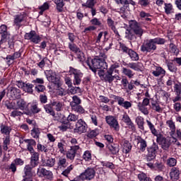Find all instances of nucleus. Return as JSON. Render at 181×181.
<instances>
[{"label":"nucleus","mask_w":181,"mask_h":181,"mask_svg":"<svg viewBox=\"0 0 181 181\" xmlns=\"http://www.w3.org/2000/svg\"><path fill=\"white\" fill-rule=\"evenodd\" d=\"M87 123H86V122L82 119H80L76 123L74 132L79 134H85V132H87Z\"/></svg>","instance_id":"nucleus-6"},{"label":"nucleus","mask_w":181,"mask_h":181,"mask_svg":"<svg viewBox=\"0 0 181 181\" xmlns=\"http://www.w3.org/2000/svg\"><path fill=\"white\" fill-rule=\"evenodd\" d=\"M80 104H81V99H80L77 95H74L72 97V101L70 103V106L73 107V105H80Z\"/></svg>","instance_id":"nucleus-49"},{"label":"nucleus","mask_w":181,"mask_h":181,"mask_svg":"<svg viewBox=\"0 0 181 181\" xmlns=\"http://www.w3.org/2000/svg\"><path fill=\"white\" fill-rule=\"evenodd\" d=\"M27 40H30L33 43L37 45L42 42V37L36 33V31L31 30L30 33H25L24 36Z\"/></svg>","instance_id":"nucleus-8"},{"label":"nucleus","mask_w":181,"mask_h":181,"mask_svg":"<svg viewBox=\"0 0 181 181\" xmlns=\"http://www.w3.org/2000/svg\"><path fill=\"white\" fill-rule=\"evenodd\" d=\"M37 175L38 176H44L45 177H47V179H52L53 178V173L50 170H47L45 168H43L42 167H39L37 169Z\"/></svg>","instance_id":"nucleus-14"},{"label":"nucleus","mask_w":181,"mask_h":181,"mask_svg":"<svg viewBox=\"0 0 181 181\" xmlns=\"http://www.w3.org/2000/svg\"><path fill=\"white\" fill-rule=\"evenodd\" d=\"M31 136L34 138L35 139H39V136L40 135V129L37 128H33L31 130Z\"/></svg>","instance_id":"nucleus-53"},{"label":"nucleus","mask_w":181,"mask_h":181,"mask_svg":"<svg viewBox=\"0 0 181 181\" xmlns=\"http://www.w3.org/2000/svg\"><path fill=\"white\" fill-rule=\"evenodd\" d=\"M107 149L111 152L112 155H117L119 152V146L118 144H109Z\"/></svg>","instance_id":"nucleus-27"},{"label":"nucleus","mask_w":181,"mask_h":181,"mask_svg":"<svg viewBox=\"0 0 181 181\" xmlns=\"http://www.w3.org/2000/svg\"><path fill=\"white\" fill-rule=\"evenodd\" d=\"M151 108L153 111H156V112H158L159 114L163 111V109L160 107L159 103L156 101L151 102Z\"/></svg>","instance_id":"nucleus-32"},{"label":"nucleus","mask_w":181,"mask_h":181,"mask_svg":"<svg viewBox=\"0 0 181 181\" xmlns=\"http://www.w3.org/2000/svg\"><path fill=\"white\" fill-rule=\"evenodd\" d=\"M122 120L127 125L129 129H132V131H135V124H134V122H132V120H131V118L127 114L123 115Z\"/></svg>","instance_id":"nucleus-20"},{"label":"nucleus","mask_w":181,"mask_h":181,"mask_svg":"<svg viewBox=\"0 0 181 181\" xmlns=\"http://www.w3.org/2000/svg\"><path fill=\"white\" fill-rule=\"evenodd\" d=\"M80 150V146H72L71 149L66 152V158L70 160H74L77 151Z\"/></svg>","instance_id":"nucleus-15"},{"label":"nucleus","mask_w":181,"mask_h":181,"mask_svg":"<svg viewBox=\"0 0 181 181\" xmlns=\"http://www.w3.org/2000/svg\"><path fill=\"white\" fill-rule=\"evenodd\" d=\"M69 74L75 77L76 76H79V74H81V71L71 66L69 67Z\"/></svg>","instance_id":"nucleus-60"},{"label":"nucleus","mask_w":181,"mask_h":181,"mask_svg":"<svg viewBox=\"0 0 181 181\" xmlns=\"http://www.w3.org/2000/svg\"><path fill=\"white\" fill-rule=\"evenodd\" d=\"M42 162L43 166H46L47 168H53L56 163V158H47V159H42Z\"/></svg>","instance_id":"nucleus-22"},{"label":"nucleus","mask_w":181,"mask_h":181,"mask_svg":"<svg viewBox=\"0 0 181 181\" xmlns=\"http://www.w3.org/2000/svg\"><path fill=\"white\" fill-rule=\"evenodd\" d=\"M46 77L50 83H53L55 86H62V81H60V78L57 77L56 72L52 70H47L45 71Z\"/></svg>","instance_id":"nucleus-5"},{"label":"nucleus","mask_w":181,"mask_h":181,"mask_svg":"<svg viewBox=\"0 0 181 181\" xmlns=\"http://www.w3.org/2000/svg\"><path fill=\"white\" fill-rule=\"evenodd\" d=\"M8 28L6 25H1L0 26V35L1 37H6L8 36Z\"/></svg>","instance_id":"nucleus-55"},{"label":"nucleus","mask_w":181,"mask_h":181,"mask_svg":"<svg viewBox=\"0 0 181 181\" xmlns=\"http://www.w3.org/2000/svg\"><path fill=\"white\" fill-rule=\"evenodd\" d=\"M49 8H50V4H49V2L44 3L41 6L39 7V14L43 15V12H45V11H47Z\"/></svg>","instance_id":"nucleus-52"},{"label":"nucleus","mask_w":181,"mask_h":181,"mask_svg":"<svg viewBox=\"0 0 181 181\" xmlns=\"http://www.w3.org/2000/svg\"><path fill=\"white\" fill-rule=\"evenodd\" d=\"M71 108L72 111L74 112H77L78 114H85L86 113V110H84V107L80 105H76L71 106Z\"/></svg>","instance_id":"nucleus-33"},{"label":"nucleus","mask_w":181,"mask_h":181,"mask_svg":"<svg viewBox=\"0 0 181 181\" xmlns=\"http://www.w3.org/2000/svg\"><path fill=\"white\" fill-rule=\"evenodd\" d=\"M74 86H80L81 83V78H83V73L79 74V75H76L74 76Z\"/></svg>","instance_id":"nucleus-54"},{"label":"nucleus","mask_w":181,"mask_h":181,"mask_svg":"<svg viewBox=\"0 0 181 181\" xmlns=\"http://www.w3.org/2000/svg\"><path fill=\"white\" fill-rule=\"evenodd\" d=\"M165 64L167 65L168 70L171 71V73H175L177 71V67L173 63V61L170 62L169 60H166Z\"/></svg>","instance_id":"nucleus-31"},{"label":"nucleus","mask_w":181,"mask_h":181,"mask_svg":"<svg viewBox=\"0 0 181 181\" xmlns=\"http://www.w3.org/2000/svg\"><path fill=\"white\" fill-rule=\"evenodd\" d=\"M10 94L13 98H21V90L15 87H11Z\"/></svg>","instance_id":"nucleus-28"},{"label":"nucleus","mask_w":181,"mask_h":181,"mask_svg":"<svg viewBox=\"0 0 181 181\" xmlns=\"http://www.w3.org/2000/svg\"><path fill=\"white\" fill-rule=\"evenodd\" d=\"M31 155L30 164L33 168H36L39 165V153L33 151V153H30Z\"/></svg>","instance_id":"nucleus-18"},{"label":"nucleus","mask_w":181,"mask_h":181,"mask_svg":"<svg viewBox=\"0 0 181 181\" xmlns=\"http://www.w3.org/2000/svg\"><path fill=\"white\" fill-rule=\"evenodd\" d=\"M151 74L154 77H159L161 76V77H164L166 74V71L159 66H151Z\"/></svg>","instance_id":"nucleus-13"},{"label":"nucleus","mask_w":181,"mask_h":181,"mask_svg":"<svg viewBox=\"0 0 181 181\" xmlns=\"http://www.w3.org/2000/svg\"><path fill=\"white\" fill-rule=\"evenodd\" d=\"M21 56H22V54L20 52H16L13 55H7L6 57V60H7V64H11V60H16V59H19Z\"/></svg>","instance_id":"nucleus-24"},{"label":"nucleus","mask_w":181,"mask_h":181,"mask_svg":"<svg viewBox=\"0 0 181 181\" xmlns=\"http://www.w3.org/2000/svg\"><path fill=\"white\" fill-rule=\"evenodd\" d=\"M98 69L100 70H107L108 69V64L104 59H100Z\"/></svg>","instance_id":"nucleus-58"},{"label":"nucleus","mask_w":181,"mask_h":181,"mask_svg":"<svg viewBox=\"0 0 181 181\" xmlns=\"http://www.w3.org/2000/svg\"><path fill=\"white\" fill-rule=\"evenodd\" d=\"M118 69H119V64L115 63L111 65V66L107 70V71H109V73H111L112 74L114 72L116 73L117 74H118V73H119V70H118Z\"/></svg>","instance_id":"nucleus-41"},{"label":"nucleus","mask_w":181,"mask_h":181,"mask_svg":"<svg viewBox=\"0 0 181 181\" xmlns=\"http://www.w3.org/2000/svg\"><path fill=\"white\" fill-rule=\"evenodd\" d=\"M177 165V160L175 158H169L167 160V165L169 166V168H175Z\"/></svg>","instance_id":"nucleus-51"},{"label":"nucleus","mask_w":181,"mask_h":181,"mask_svg":"<svg viewBox=\"0 0 181 181\" xmlns=\"http://www.w3.org/2000/svg\"><path fill=\"white\" fill-rule=\"evenodd\" d=\"M131 149H132V145L128 141L125 140L123 144V151H124L125 153H129Z\"/></svg>","instance_id":"nucleus-45"},{"label":"nucleus","mask_w":181,"mask_h":181,"mask_svg":"<svg viewBox=\"0 0 181 181\" xmlns=\"http://www.w3.org/2000/svg\"><path fill=\"white\" fill-rule=\"evenodd\" d=\"M156 141L159 145H160L162 149L164 151H168L170 146V141H169L168 137H164L162 135L157 136Z\"/></svg>","instance_id":"nucleus-11"},{"label":"nucleus","mask_w":181,"mask_h":181,"mask_svg":"<svg viewBox=\"0 0 181 181\" xmlns=\"http://www.w3.org/2000/svg\"><path fill=\"white\" fill-rule=\"evenodd\" d=\"M110 98H113L118 105L124 108V110H129L132 107V103L121 96H117L115 95H110Z\"/></svg>","instance_id":"nucleus-4"},{"label":"nucleus","mask_w":181,"mask_h":181,"mask_svg":"<svg viewBox=\"0 0 181 181\" xmlns=\"http://www.w3.org/2000/svg\"><path fill=\"white\" fill-rule=\"evenodd\" d=\"M0 129L1 134L6 136H9V135H11V131H12V129H11L10 127L4 124L0 126Z\"/></svg>","instance_id":"nucleus-30"},{"label":"nucleus","mask_w":181,"mask_h":181,"mask_svg":"<svg viewBox=\"0 0 181 181\" xmlns=\"http://www.w3.org/2000/svg\"><path fill=\"white\" fill-rule=\"evenodd\" d=\"M95 177V170L88 168L83 173L79 175L81 180H93Z\"/></svg>","instance_id":"nucleus-7"},{"label":"nucleus","mask_w":181,"mask_h":181,"mask_svg":"<svg viewBox=\"0 0 181 181\" xmlns=\"http://www.w3.org/2000/svg\"><path fill=\"white\" fill-rule=\"evenodd\" d=\"M25 144H26L27 151L30 152V153H33L35 151V146H36V141L35 139H24Z\"/></svg>","instance_id":"nucleus-17"},{"label":"nucleus","mask_w":181,"mask_h":181,"mask_svg":"<svg viewBox=\"0 0 181 181\" xmlns=\"http://www.w3.org/2000/svg\"><path fill=\"white\" fill-rule=\"evenodd\" d=\"M69 165V163L67 162V160L63 157H60L59 158V160L57 162L58 168L62 169V168H67Z\"/></svg>","instance_id":"nucleus-38"},{"label":"nucleus","mask_w":181,"mask_h":181,"mask_svg":"<svg viewBox=\"0 0 181 181\" xmlns=\"http://www.w3.org/2000/svg\"><path fill=\"white\" fill-rule=\"evenodd\" d=\"M33 168L35 167H33L30 164L25 166L24 173L25 176H33V172L32 171V169H33Z\"/></svg>","instance_id":"nucleus-44"},{"label":"nucleus","mask_w":181,"mask_h":181,"mask_svg":"<svg viewBox=\"0 0 181 181\" xmlns=\"http://www.w3.org/2000/svg\"><path fill=\"white\" fill-rule=\"evenodd\" d=\"M95 4H97L95 0H87L86 3L82 4V6L83 8H88L89 9H91L95 6Z\"/></svg>","instance_id":"nucleus-40"},{"label":"nucleus","mask_w":181,"mask_h":181,"mask_svg":"<svg viewBox=\"0 0 181 181\" xmlns=\"http://www.w3.org/2000/svg\"><path fill=\"white\" fill-rule=\"evenodd\" d=\"M147 125L151 132L152 134L154 135V136H159V134L158 133V130H156V128H155V125L151 122V121L146 119Z\"/></svg>","instance_id":"nucleus-34"},{"label":"nucleus","mask_w":181,"mask_h":181,"mask_svg":"<svg viewBox=\"0 0 181 181\" xmlns=\"http://www.w3.org/2000/svg\"><path fill=\"white\" fill-rule=\"evenodd\" d=\"M78 116L73 113H70L66 117V121H67L66 122H68V124L69 122H76V121H78Z\"/></svg>","instance_id":"nucleus-50"},{"label":"nucleus","mask_w":181,"mask_h":181,"mask_svg":"<svg viewBox=\"0 0 181 181\" xmlns=\"http://www.w3.org/2000/svg\"><path fill=\"white\" fill-rule=\"evenodd\" d=\"M17 105L20 110H25L26 108V102L23 100V99H19L17 101Z\"/></svg>","instance_id":"nucleus-61"},{"label":"nucleus","mask_w":181,"mask_h":181,"mask_svg":"<svg viewBox=\"0 0 181 181\" xmlns=\"http://www.w3.org/2000/svg\"><path fill=\"white\" fill-rule=\"evenodd\" d=\"M11 145V136H6V137L4 139L3 141V149L4 151H8V146Z\"/></svg>","instance_id":"nucleus-47"},{"label":"nucleus","mask_w":181,"mask_h":181,"mask_svg":"<svg viewBox=\"0 0 181 181\" xmlns=\"http://www.w3.org/2000/svg\"><path fill=\"white\" fill-rule=\"evenodd\" d=\"M159 149V146L153 143L150 148H147L148 154L146 156L147 163H146V166L150 168L151 170H160L162 172L163 169H165V165L163 163L160 162H156L155 159L156 158V153Z\"/></svg>","instance_id":"nucleus-1"},{"label":"nucleus","mask_w":181,"mask_h":181,"mask_svg":"<svg viewBox=\"0 0 181 181\" xmlns=\"http://www.w3.org/2000/svg\"><path fill=\"white\" fill-rule=\"evenodd\" d=\"M105 121L110 128H113L117 132L119 131V124L116 117L111 115L106 116Z\"/></svg>","instance_id":"nucleus-10"},{"label":"nucleus","mask_w":181,"mask_h":181,"mask_svg":"<svg viewBox=\"0 0 181 181\" xmlns=\"http://www.w3.org/2000/svg\"><path fill=\"white\" fill-rule=\"evenodd\" d=\"M98 129H94V130H90L88 133V138H95V136H97V135H98Z\"/></svg>","instance_id":"nucleus-64"},{"label":"nucleus","mask_w":181,"mask_h":181,"mask_svg":"<svg viewBox=\"0 0 181 181\" xmlns=\"http://www.w3.org/2000/svg\"><path fill=\"white\" fill-rule=\"evenodd\" d=\"M164 11L166 15H170V13H173V5L171 3H165Z\"/></svg>","instance_id":"nucleus-35"},{"label":"nucleus","mask_w":181,"mask_h":181,"mask_svg":"<svg viewBox=\"0 0 181 181\" xmlns=\"http://www.w3.org/2000/svg\"><path fill=\"white\" fill-rule=\"evenodd\" d=\"M54 2L57 6V12H63V7L64 6L63 0H54Z\"/></svg>","instance_id":"nucleus-43"},{"label":"nucleus","mask_w":181,"mask_h":181,"mask_svg":"<svg viewBox=\"0 0 181 181\" xmlns=\"http://www.w3.org/2000/svg\"><path fill=\"white\" fill-rule=\"evenodd\" d=\"M125 37L129 40H135L136 39V36L131 30H127Z\"/></svg>","instance_id":"nucleus-62"},{"label":"nucleus","mask_w":181,"mask_h":181,"mask_svg":"<svg viewBox=\"0 0 181 181\" xmlns=\"http://www.w3.org/2000/svg\"><path fill=\"white\" fill-rule=\"evenodd\" d=\"M135 121L139 129H141V131H145V120L144 117H142L141 116H138L137 117H136Z\"/></svg>","instance_id":"nucleus-26"},{"label":"nucleus","mask_w":181,"mask_h":181,"mask_svg":"<svg viewBox=\"0 0 181 181\" xmlns=\"http://www.w3.org/2000/svg\"><path fill=\"white\" fill-rule=\"evenodd\" d=\"M89 69L93 71V73H96L98 67H100V58H94L91 59L90 62L88 63Z\"/></svg>","instance_id":"nucleus-16"},{"label":"nucleus","mask_w":181,"mask_h":181,"mask_svg":"<svg viewBox=\"0 0 181 181\" xmlns=\"http://www.w3.org/2000/svg\"><path fill=\"white\" fill-rule=\"evenodd\" d=\"M74 166L73 165H69V167H67L66 169H65L62 173V175L63 176H65V177H69V175H70V172H71L74 169Z\"/></svg>","instance_id":"nucleus-59"},{"label":"nucleus","mask_w":181,"mask_h":181,"mask_svg":"<svg viewBox=\"0 0 181 181\" xmlns=\"http://www.w3.org/2000/svg\"><path fill=\"white\" fill-rule=\"evenodd\" d=\"M103 78L105 83H109L110 84L114 81V76L108 71L103 75Z\"/></svg>","instance_id":"nucleus-25"},{"label":"nucleus","mask_w":181,"mask_h":181,"mask_svg":"<svg viewBox=\"0 0 181 181\" xmlns=\"http://www.w3.org/2000/svg\"><path fill=\"white\" fill-rule=\"evenodd\" d=\"M132 30H133L134 35L137 36V37H142V35H144V29L136 21H133L130 25Z\"/></svg>","instance_id":"nucleus-12"},{"label":"nucleus","mask_w":181,"mask_h":181,"mask_svg":"<svg viewBox=\"0 0 181 181\" xmlns=\"http://www.w3.org/2000/svg\"><path fill=\"white\" fill-rule=\"evenodd\" d=\"M33 87L34 86L32 83H25L23 90L25 91V93H29L30 94H32V93H33Z\"/></svg>","instance_id":"nucleus-56"},{"label":"nucleus","mask_w":181,"mask_h":181,"mask_svg":"<svg viewBox=\"0 0 181 181\" xmlns=\"http://www.w3.org/2000/svg\"><path fill=\"white\" fill-rule=\"evenodd\" d=\"M149 103H151V99L145 98L142 103H139L137 105L139 111L144 114V115H149V110L146 107L149 105Z\"/></svg>","instance_id":"nucleus-9"},{"label":"nucleus","mask_w":181,"mask_h":181,"mask_svg":"<svg viewBox=\"0 0 181 181\" xmlns=\"http://www.w3.org/2000/svg\"><path fill=\"white\" fill-rule=\"evenodd\" d=\"M166 125H168L170 129V135H175V134H176V124H175L174 121L172 119L167 120Z\"/></svg>","instance_id":"nucleus-23"},{"label":"nucleus","mask_w":181,"mask_h":181,"mask_svg":"<svg viewBox=\"0 0 181 181\" xmlns=\"http://www.w3.org/2000/svg\"><path fill=\"white\" fill-rule=\"evenodd\" d=\"M25 17L26 16L22 13L15 16L13 21L15 26H17V28L19 29V28L22 26V24L21 23L25 21Z\"/></svg>","instance_id":"nucleus-21"},{"label":"nucleus","mask_w":181,"mask_h":181,"mask_svg":"<svg viewBox=\"0 0 181 181\" xmlns=\"http://www.w3.org/2000/svg\"><path fill=\"white\" fill-rule=\"evenodd\" d=\"M165 43H166V40L161 37L146 40L141 46V51L143 53H151L158 49L156 45H165Z\"/></svg>","instance_id":"nucleus-2"},{"label":"nucleus","mask_w":181,"mask_h":181,"mask_svg":"<svg viewBox=\"0 0 181 181\" xmlns=\"http://www.w3.org/2000/svg\"><path fill=\"white\" fill-rule=\"evenodd\" d=\"M138 144H140V148H139L140 151H141V152H145V150L146 149V146H148V144H146V141L139 137L138 139Z\"/></svg>","instance_id":"nucleus-42"},{"label":"nucleus","mask_w":181,"mask_h":181,"mask_svg":"<svg viewBox=\"0 0 181 181\" xmlns=\"http://www.w3.org/2000/svg\"><path fill=\"white\" fill-rule=\"evenodd\" d=\"M90 23L92 26H95V28H100L103 25V23H101V21L97 18H93L90 21Z\"/></svg>","instance_id":"nucleus-48"},{"label":"nucleus","mask_w":181,"mask_h":181,"mask_svg":"<svg viewBox=\"0 0 181 181\" xmlns=\"http://www.w3.org/2000/svg\"><path fill=\"white\" fill-rule=\"evenodd\" d=\"M138 178L140 181H152L151 178L144 173H141L138 175Z\"/></svg>","instance_id":"nucleus-57"},{"label":"nucleus","mask_w":181,"mask_h":181,"mask_svg":"<svg viewBox=\"0 0 181 181\" xmlns=\"http://www.w3.org/2000/svg\"><path fill=\"white\" fill-rule=\"evenodd\" d=\"M100 163L102 166L107 168V169H110V170H114V169H115V165L110 161H101Z\"/></svg>","instance_id":"nucleus-46"},{"label":"nucleus","mask_w":181,"mask_h":181,"mask_svg":"<svg viewBox=\"0 0 181 181\" xmlns=\"http://www.w3.org/2000/svg\"><path fill=\"white\" fill-rule=\"evenodd\" d=\"M107 23L109 28H110L114 32V33L119 36V33H118L117 28H115V25H114L115 22L111 19V18H107Z\"/></svg>","instance_id":"nucleus-36"},{"label":"nucleus","mask_w":181,"mask_h":181,"mask_svg":"<svg viewBox=\"0 0 181 181\" xmlns=\"http://www.w3.org/2000/svg\"><path fill=\"white\" fill-rule=\"evenodd\" d=\"M180 176V170L179 168L173 167L170 172V177L171 180H179Z\"/></svg>","instance_id":"nucleus-19"},{"label":"nucleus","mask_w":181,"mask_h":181,"mask_svg":"<svg viewBox=\"0 0 181 181\" xmlns=\"http://www.w3.org/2000/svg\"><path fill=\"white\" fill-rule=\"evenodd\" d=\"M52 106L54 107V110L57 112L63 110V103L59 100H54L51 103Z\"/></svg>","instance_id":"nucleus-37"},{"label":"nucleus","mask_w":181,"mask_h":181,"mask_svg":"<svg viewBox=\"0 0 181 181\" xmlns=\"http://www.w3.org/2000/svg\"><path fill=\"white\" fill-rule=\"evenodd\" d=\"M119 49L123 53L128 54L132 62H138V60H139V54L132 49L127 47L125 44L119 42Z\"/></svg>","instance_id":"nucleus-3"},{"label":"nucleus","mask_w":181,"mask_h":181,"mask_svg":"<svg viewBox=\"0 0 181 181\" xmlns=\"http://www.w3.org/2000/svg\"><path fill=\"white\" fill-rule=\"evenodd\" d=\"M53 106L51 104H47L44 105V109L47 114H49V115H52V117H54L56 115V113H54V110H53Z\"/></svg>","instance_id":"nucleus-39"},{"label":"nucleus","mask_w":181,"mask_h":181,"mask_svg":"<svg viewBox=\"0 0 181 181\" xmlns=\"http://www.w3.org/2000/svg\"><path fill=\"white\" fill-rule=\"evenodd\" d=\"M122 74L128 77V78H134V76H135V73H134L132 70L125 67L122 68Z\"/></svg>","instance_id":"nucleus-29"},{"label":"nucleus","mask_w":181,"mask_h":181,"mask_svg":"<svg viewBox=\"0 0 181 181\" xmlns=\"http://www.w3.org/2000/svg\"><path fill=\"white\" fill-rule=\"evenodd\" d=\"M69 48L71 52H74V53H76L80 50V48H78L76 44H73L71 42L69 43Z\"/></svg>","instance_id":"nucleus-63"}]
</instances>
